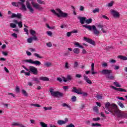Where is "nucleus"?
<instances>
[{"label": "nucleus", "mask_w": 127, "mask_h": 127, "mask_svg": "<svg viewBox=\"0 0 127 127\" xmlns=\"http://www.w3.org/2000/svg\"><path fill=\"white\" fill-rule=\"evenodd\" d=\"M105 108L107 111L111 113L113 116L117 115L118 118H121L123 119V112L119 109L118 106L116 104H111L110 102H108L105 104Z\"/></svg>", "instance_id": "1"}, {"label": "nucleus", "mask_w": 127, "mask_h": 127, "mask_svg": "<svg viewBox=\"0 0 127 127\" xmlns=\"http://www.w3.org/2000/svg\"><path fill=\"white\" fill-rule=\"evenodd\" d=\"M101 74L103 75H107L106 76L107 79L109 80H115V76L111 74L113 73V70L109 69H103L101 71Z\"/></svg>", "instance_id": "2"}, {"label": "nucleus", "mask_w": 127, "mask_h": 127, "mask_svg": "<svg viewBox=\"0 0 127 127\" xmlns=\"http://www.w3.org/2000/svg\"><path fill=\"white\" fill-rule=\"evenodd\" d=\"M51 11L56 14L58 17H67V16H68V13L63 12L60 8L57 9V11H58L59 13L56 12V11L54 9H51Z\"/></svg>", "instance_id": "3"}, {"label": "nucleus", "mask_w": 127, "mask_h": 127, "mask_svg": "<svg viewBox=\"0 0 127 127\" xmlns=\"http://www.w3.org/2000/svg\"><path fill=\"white\" fill-rule=\"evenodd\" d=\"M82 26L83 27L87 28V29H89V30H92V29H93L94 34H95V35H96V36H99V34H100V31L98 30V29H97L96 26L94 25L92 26L82 25Z\"/></svg>", "instance_id": "4"}, {"label": "nucleus", "mask_w": 127, "mask_h": 127, "mask_svg": "<svg viewBox=\"0 0 127 127\" xmlns=\"http://www.w3.org/2000/svg\"><path fill=\"white\" fill-rule=\"evenodd\" d=\"M71 92L72 93H76V94H78V95H83L84 97H87L88 96V93L86 92H83L82 91V88H78L73 86L72 89L71 90Z\"/></svg>", "instance_id": "5"}, {"label": "nucleus", "mask_w": 127, "mask_h": 127, "mask_svg": "<svg viewBox=\"0 0 127 127\" xmlns=\"http://www.w3.org/2000/svg\"><path fill=\"white\" fill-rule=\"evenodd\" d=\"M50 92L51 93V96L53 97H56V98L58 97H63V93L59 91H54V89L52 88L50 89Z\"/></svg>", "instance_id": "6"}, {"label": "nucleus", "mask_w": 127, "mask_h": 127, "mask_svg": "<svg viewBox=\"0 0 127 127\" xmlns=\"http://www.w3.org/2000/svg\"><path fill=\"white\" fill-rule=\"evenodd\" d=\"M25 62H27L28 63H30V64H34V65H36V66H40L41 65V63L38 61H33L31 59L29 60H24Z\"/></svg>", "instance_id": "7"}, {"label": "nucleus", "mask_w": 127, "mask_h": 127, "mask_svg": "<svg viewBox=\"0 0 127 127\" xmlns=\"http://www.w3.org/2000/svg\"><path fill=\"white\" fill-rule=\"evenodd\" d=\"M28 70L30 71V72H31L32 74H34V75H37V74H38V70H37V68L33 66H29Z\"/></svg>", "instance_id": "8"}, {"label": "nucleus", "mask_w": 127, "mask_h": 127, "mask_svg": "<svg viewBox=\"0 0 127 127\" xmlns=\"http://www.w3.org/2000/svg\"><path fill=\"white\" fill-rule=\"evenodd\" d=\"M83 40L86 42H88V43H90V44L93 45V46H96V42L92 39L84 37Z\"/></svg>", "instance_id": "9"}, {"label": "nucleus", "mask_w": 127, "mask_h": 127, "mask_svg": "<svg viewBox=\"0 0 127 127\" xmlns=\"http://www.w3.org/2000/svg\"><path fill=\"white\" fill-rule=\"evenodd\" d=\"M31 4L33 7H34L36 9H38V10H43V7L40 6L39 4L37 3H35L34 1H32Z\"/></svg>", "instance_id": "10"}, {"label": "nucleus", "mask_w": 127, "mask_h": 127, "mask_svg": "<svg viewBox=\"0 0 127 127\" xmlns=\"http://www.w3.org/2000/svg\"><path fill=\"white\" fill-rule=\"evenodd\" d=\"M26 6L28 8V9L29 10V12H31V13H33L34 9L32 8V7H31V5H30V3H29V1H27L26 2Z\"/></svg>", "instance_id": "11"}, {"label": "nucleus", "mask_w": 127, "mask_h": 127, "mask_svg": "<svg viewBox=\"0 0 127 127\" xmlns=\"http://www.w3.org/2000/svg\"><path fill=\"white\" fill-rule=\"evenodd\" d=\"M110 87L111 88H112V89H114V90H115L116 91H118V92H127V90H126V89L117 88L113 85H111Z\"/></svg>", "instance_id": "12"}, {"label": "nucleus", "mask_w": 127, "mask_h": 127, "mask_svg": "<svg viewBox=\"0 0 127 127\" xmlns=\"http://www.w3.org/2000/svg\"><path fill=\"white\" fill-rule=\"evenodd\" d=\"M111 13L114 17H120V13L115 10H112Z\"/></svg>", "instance_id": "13"}, {"label": "nucleus", "mask_w": 127, "mask_h": 127, "mask_svg": "<svg viewBox=\"0 0 127 127\" xmlns=\"http://www.w3.org/2000/svg\"><path fill=\"white\" fill-rule=\"evenodd\" d=\"M83 78L84 79V80L86 81V83H87L88 84H89L90 85H92V81H91V80H90V78H88L87 77V75H83Z\"/></svg>", "instance_id": "14"}, {"label": "nucleus", "mask_w": 127, "mask_h": 127, "mask_svg": "<svg viewBox=\"0 0 127 127\" xmlns=\"http://www.w3.org/2000/svg\"><path fill=\"white\" fill-rule=\"evenodd\" d=\"M78 19L80 20V23L81 24H84L85 23V21L86 22V17H78Z\"/></svg>", "instance_id": "15"}, {"label": "nucleus", "mask_w": 127, "mask_h": 127, "mask_svg": "<svg viewBox=\"0 0 127 127\" xmlns=\"http://www.w3.org/2000/svg\"><path fill=\"white\" fill-rule=\"evenodd\" d=\"M95 64L92 63L91 64V74L92 75H95V74H98V72H95Z\"/></svg>", "instance_id": "16"}, {"label": "nucleus", "mask_w": 127, "mask_h": 127, "mask_svg": "<svg viewBox=\"0 0 127 127\" xmlns=\"http://www.w3.org/2000/svg\"><path fill=\"white\" fill-rule=\"evenodd\" d=\"M40 80H41L42 81H49V78L45 76H41L40 77Z\"/></svg>", "instance_id": "17"}, {"label": "nucleus", "mask_w": 127, "mask_h": 127, "mask_svg": "<svg viewBox=\"0 0 127 127\" xmlns=\"http://www.w3.org/2000/svg\"><path fill=\"white\" fill-rule=\"evenodd\" d=\"M73 52H74L75 54H79L80 53V49L79 48H74L73 50Z\"/></svg>", "instance_id": "18"}, {"label": "nucleus", "mask_w": 127, "mask_h": 127, "mask_svg": "<svg viewBox=\"0 0 127 127\" xmlns=\"http://www.w3.org/2000/svg\"><path fill=\"white\" fill-rule=\"evenodd\" d=\"M66 124V122L63 120H59L58 121V124L60 126H62V125H65Z\"/></svg>", "instance_id": "19"}, {"label": "nucleus", "mask_w": 127, "mask_h": 127, "mask_svg": "<svg viewBox=\"0 0 127 127\" xmlns=\"http://www.w3.org/2000/svg\"><path fill=\"white\" fill-rule=\"evenodd\" d=\"M11 126H13L14 127H20V126H21V123H18L13 122L11 124Z\"/></svg>", "instance_id": "20"}, {"label": "nucleus", "mask_w": 127, "mask_h": 127, "mask_svg": "<svg viewBox=\"0 0 127 127\" xmlns=\"http://www.w3.org/2000/svg\"><path fill=\"white\" fill-rule=\"evenodd\" d=\"M92 22H93V20L92 19V18L85 19V22L86 23H87V24H90V23H92Z\"/></svg>", "instance_id": "21"}, {"label": "nucleus", "mask_w": 127, "mask_h": 127, "mask_svg": "<svg viewBox=\"0 0 127 127\" xmlns=\"http://www.w3.org/2000/svg\"><path fill=\"white\" fill-rule=\"evenodd\" d=\"M118 58H119L120 59H121V60H124V61L127 60V57H125L124 56H119Z\"/></svg>", "instance_id": "22"}, {"label": "nucleus", "mask_w": 127, "mask_h": 127, "mask_svg": "<svg viewBox=\"0 0 127 127\" xmlns=\"http://www.w3.org/2000/svg\"><path fill=\"white\" fill-rule=\"evenodd\" d=\"M91 126L92 127H102V125L99 123H92Z\"/></svg>", "instance_id": "23"}, {"label": "nucleus", "mask_w": 127, "mask_h": 127, "mask_svg": "<svg viewBox=\"0 0 127 127\" xmlns=\"http://www.w3.org/2000/svg\"><path fill=\"white\" fill-rule=\"evenodd\" d=\"M22 94H23L25 97H28V93L24 90H22Z\"/></svg>", "instance_id": "24"}, {"label": "nucleus", "mask_w": 127, "mask_h": 127, "mask_svg": "<svg viewBox=\"0 0 127 127\" xmlns=\"http://www.w3.org/2000/svg\"><path fill=\"white\" fill-rule=\"evenodd\" d=\"M93 110L95 113H98V112H99V108L97 107V106L93 107Z\"/></svg>", "instance_id": "25"}, {"label": "nucleus", "mask_w": 127, "mask_h": 127, "mask_svg": "<svg viewBox=\"0 0 127 127\" xmlns=\"http://www.w3.org/2000/svg\"><path fill=\"white\" fill-rule=\"evenodd\" d=\"M40 125L42 127H48L47 124L44 123V122H40Z\"/></svg>", "instance_id": "26"}, {"label": "nucleus", "mask_w": 127, "mask_h": 127, "mask_svg": "<svg viewBox=\"0 0 127 127\" xmlns=\"http://www.w3.org/2000/svg\"><path fill=\"white\" fill-rule=\"evenodd\" d=\"M51 65H52L51 63L49 62H48L44 64V65L46 66V67H50Z\"/></svg>", "instance_id": "27"}, {"label": "nucleus", "mask_w": 127, "mask_h": 127, "mask_svg": "<svg viewBox=\"0 0 127 127\" xmlns=\"http://www.w3.org/2000/svg\"><path fill=\"white\" fill-rule=\"evenodd\" d=\"M16 17L18 19H20L22 17V15H21V13H18L16 14Z\"/></svg>", "instance_id": "28"}, {"label": "nucleus", "mask_w": 127, "mask_h": 127, "mask_svg": "<svg viewBox=\"0 0 127 127\" xmlns=\"http://www.w3.org/2000/svg\"><path fill=\"white\" fill-rule=\"evenodd\" d=\"M114 85H115L116 87H118L119 88H122V85H120L119 82H114Z\"/></svg>", "instance_id": "29"}, {"label": "nucleus", "mask_w": 127, "mask_h": 127, "mask_svg": "<svg viewBox=\"0 0 127 127\" xmlns=\"http://www.w3.org/2000/svg\"><path fill=\"white\" fill-rule=\"evenodd\" d=\"M21 6V9H22V10H25V11H26L27 9H26V7L25 6V5H24V3Z\"/></svg>", "instance_id": "30"}, {"label": "nucleus", "mask_w": 127, "mask_h": 127, "mask_svg": "<svg viewBox=\"0 0 127 127\" xmlns=\"http://www.w3.org/2000/svg\"><path fill=\"white\" fill-rule=\"evenodd\" d=\"M63 107H64L65 108V107H67L68 109H69V110H71V106L68 105L66 103H63L62 104Z\"/></svg>", "instance_id": "31"}, {"label": "nucleus", "mask_w": 127, "mask_h": 127, "mask_svg": "<svg viewBox=\"0 0 127 127\" xmlns=\"http://www.w3.org/2000/svg\"><path fill=\"white\" fill-rule=\"evenodd\" d=\"M37 2L40 3V4H45V1H42L41 0H37Z\"/></svg>", "instance_id": "32"}, {"label": "nucleus", "mask_w": 127, "mask_h": 127, "mask_svg": "<svg viewBox=\"0 0 127 127\" xmlns=\"http://www.w3.org/2000/svg\"><path fill=\"white\" fill-rule=\"evenodd\" d=\"M34 56H35V57H37L38 58H39L40 59H42V58H43V57L40 56L39 54H37V53H35L34 54Z\"/></svg>", "instance_id": "33"}, {"label": "nucleus", "mask_w": 127, "mask_h": 127, "mask_svg": "<svg viewBox=\"0 0 127 127\" xmlns=\"http://www.w3.org/2000/svg\"><path fill=\"white\" fill-rule=\"evenodd\" d=\"M118 104L119 105V106H120V107H121V108H125V106L123 103H122V102L119 101L118 103Z\"/></svg>", "instance_id": "34"}, {"label": "nucleus", "mask_w": 127, "mask_h": 127, "mask_svg": "<svg viewBox=\"0 0 127 127\" xmlns=\"http://www.w3.org/2000/svg\"><path fill=\"white\" fill-rule=\"evenodd\" d=\"M30 34H31V35L34 36V35L35 34V33H36V32L34 30H30Z\"/></svg>", "instance_id": "35"}, {"label": "nucleus", "mask_w": 127, "mask_h": 127, "mask_svg": "<svg viewBox=\"0 0 127 127\" xmlns=\"http://www.w3.org/2000/svg\"><path fill=\"white\" fill-rule=\"evenodd\" d=\"M47 34L49 36H52V34H53V33H52V32L50 31H47L46 32Z\"/></svg>", "instance_id": "36"}, {"label": "nucleus", "mask_w": 127, "mask_h": 127, "mask_svg": "<svg viewBox=\"0 0 127 127\" xmlns=\"http://www.w3.org/2000/svg\"><path fill=\"white\" fill-rule=\"evenodd\" d=\"M66 79L67 81H71V80H72V76L70 75H67L66 77Z\"/></svg>", "instance_id": "37"}, {"label": "nucleus", "mask_w": 127, "mask_h": 127, "mask_svg": "<svg viewBox=\"0 0 127 127\" xmlns=\"http://www.w3.org/2000/svg\"><path fill=\"white\" fill-rule=\"evenodd\" d=\"M32 80L33 81H34V82L39 83V80H38V78H37V77H33Z\"/></svg>", "instance_id": "38"}, {"label": "nucleus", "mask_w": 127, "mask_h": 127, "mask_svg": "<svg viewBox=\"0 0 127 127\" xmlns=\"http://www.w3.org/2000/svg\"><path fill=\"white\" fill-rule=\"evenodd\" d=\"M30 106H34V107H37L38 108H40V107H41V106H40L39 104H30Z\"/></svg>", "instance_id": "39"}, {"label": "nucleus", "mask_w": 127, "mask_h": 127, "mask_svg": "<svg viewBox=\"0 0 127 127\" xmlns=\"http://www.w3.org/2000/svg\"><path fill=\"white\" fill-rule=\"evenodd\" d=\"M71 100L72 102H76V100H77V98L76 97V96H73L72 97Z\"/></svg>", "instance_id": "40"}, {"label": "nucleus", "mask_w": 127, "mask_h": 127, "mask_svg": "<svg viewBox=\"0 0 127 127\" xmlns=\"http://www.w3.org/2000/svg\"><path fill=\"white\" fill-rule=\"evenodd\" d=\"M99 11H100V9H99L98 8H95V9L93 10V13H96V12H99Z\"/></svg>", "instance_id": "41"}, {"label": "nucleus", "mask_w": 127, "mask_h": 127, "mask_svg": "<svg viewBox=\"0 0 127 127\" xmlns=\"http://www.w3.org/2000/svg\"><path fill=\"white\" fill-rule=\"evenodd\" d=\"M20 91V89H19V86H16V88H15V91H16V93H19Z\"/></svg>", "instance_id": "42"}, {"label": "nucleus", "mask_w": 127, "mask_h": 127, "mask_svg": "<svg viewBox=\"0 0 127 127\" xmlns=\"http://www.w3.org/2000/svg\"><path fill=\"white\" fill-rule=\"evenodd\" d=\"M10 27H12V28H15V27H16V25L15 24L10 23Z\"/></svg>", "instance_id": "43"}, {"label": "nucleus", "mask_w": 127, "mask_h": 127, "mask_svg": "<svg viewBox=\"0 0 127 127\" xmlns=\"http://www.w3.org/2000/svg\"><path fill=\"white\" fill-rule=\"evenodd\" d=\"M96 98L97 100H102V99L103 98V96L100 95H97V96H96Z\"/></svg>", "instance_id": "44"}, {"label": "nucleus", "mask_w": 127, "mask_h": 127, "mask_svg": "<svg viewBox=\"0 0 127 127\" xmlns=\"http://www.w3.org/2000/svg\"><path fill=\"white\" fill-rule=\"evenodd\" d=\"M100 120H101V118H100L99 117L96 118H93L92 119L94 122H98V121H100Z\"/></svg>", "instance_id": "45"}, {"label": "nucleus", "mask_w": 127, "mask_h": 127, "mask_svg": "<svg viewBox=\"0 0 127 127\" xmlns=\"http://www.w3.org/2000/svg\"><path fill=\"white\" fill-rule=\"evenodd\" d=\"M17 24L20 28H21V27H22V22L20 21L17 23Z\"/></svg>", "instance_id": "46"}, {"label": "nucleus", "mask_w": 127, "mask_h": 127, "mask_svg": "<svg viewBox=\"0 0 127 127\" xmlns=\"http://www.w3.org/2000/svg\"><path fill=\"white\" fill-rule=\"evenodd\" d=\"M11 4H12V5H13V6H16L17 7V2H12Z\"/></svg>", "instance_id": "47"}, {"label": "nucleus", "mask_w": 127, "mask_h": 127, "mask_svg": "<svg viewBox=\"0 0 127 127\" xmlns=\"http://www.w3.org/2000/svg\"><path fill=\"white\" fill-rule=\"evenodd\" d=\"M69 64H68V62H66L65 64L64 67L66 68V69H69Z\"/></svg>", "instance_id": "48"}, {"label": "nucleus", "mask_w": 127, "mask_h": 127, "mask_svg": "<svg viewBox=\"0 0 127 127\" xmlns=\"http://www.w3.org/2000/svg\"><path fill=\"white\" fill-rule=\"evenodd\" d=\"M24 4L22 2H17V7L21 5V6L22 5V4Z\"/></svg>", "instance_id": "49"}, {"label": "nucleus", "mask_w": 127, "mask_h": 127, "mask_svg": "<svg viewBox=\"0 0 127 127\" xmlns=\"http://www.w3.org/2000/svg\"><path fill=\"white\" fill-rule=\"evenodd\" d=\"M63 89L64 91H67L69 89V87L68 86H63Z\"/></svg>", "instance_id": "50"}, {"label": "nucleus", "mask_w": 127, "mask_h": 127, "mask_svg": "<svg viewBox=\"0 0 127 127\" xmlns=\"http://www.w3.org/2000/svg\"><path fill=\"white\" fill-rule=\"evenodd\" d=\"M78 65H79V64L78 63V62H75L74 63V68H77V67H78Z\"/></svg>", "instance_id": "51"}, {"label": "nucleus", "mask_w": 127, "mask_h": 127, "mask_svg": "<svg viewBox=\"0 0 127 127\" xmlns=\"http://www.w3.org/2000/svg\"><path fill=\"white\" fill-rule=\"evenodd\" d=\"M114 4V1H112L110 3H109L108 4V6L111 7Z\"/></svg>", "instance_id": "52"}, {"label": "nucleus", "mask_w": 127, "mask_h": 127, "mask_svg": "<svg viewBox=\"0 0 127 127\" xmlns=\"http://www.w3.org/2000/svg\"><path fill=\"white\" fill-rule=\"evenodd\" d=\"M16 17V14H15L14 13H12V15L11 16V18H14Z\"/></svg>", "instance_id": "53"}, {"label": "nucleus", "mask_w": 127, "mask_h": 127, "mask_svg": "<svg viewBox=\"0 0 127 127\" xmlns=\"http://www.w3.org/2000/svg\"><path fill=\"white\" fill-rule=\"evenodd\" d=\"M66 127H75V125H73V124L71 123L68 125H67Z\"/></svg>", "instance_id": "54"}, {"label": "nucleus", "mask_w": 127, "mask_h": 127, "mask_svg": "<svg viewBox=\"0 0 127 127\" xmlns=\"http://www.w3.org/2000/svg\"><path fill=\"white\" fill-rule=\"evenodd\" d=\"M71 34H72V32H68L66 33V36H67V37H70V36H71Z\"/></svg>", "instance_id": "55"}, {"label": "nucleus", "mask_w": 127, "mask_h": 127, "mask_svg": "<svg viewBox=\"0 0 127 127\" xmlns=\"http://www.w3.org/2000/svg\"><path fill=\"white\" fill-rule=\"evenodd\" d=\"M32 38H28V39H27V41H28V43H32Z\"/></svg>", "instance_id": "56"}, {"label": "nucleus", "mask_w": 127, "mask_h": 127, "mask_svg": "<svg viewBox=\"0 0 127 127\" xmlns=\"http://www.w3.org/2000/svg\"><path fill=\"white\" fill-rule=\"evenodd\" d=\"M47 46H48V47H52V44L51 42L47 43Z\"/></svg>", "instance_id": "57"}, {"label": "nucleus", "mask_w": 127, "mask_h": 127, "mask_svg": "<svg viewBox=\"0 0 127 127\" xmlns=\"http://www.w3.org/2000/svg\"><path fill=\"white\" fill-rule=\"evenodd\" d=\"M117 99H118L119 100H121L122 101H125V98H124V97L120 96L117 97Z\"/></svg>", "instance_id": "58"}, {"label": "nucleus", "mask_w": 127, "mask_h": 127, "mask_svg": "<svg viewBox=\"0 0 127 127\" xmlns=\"http://www.w3.org/2000/svg\"><path fill=\"white\" fill-rule=\"evenodd\" d=\"M84 8H85V7L84 6H80L79 10H80V11H84Z\"/></svg>", "instance_id": "59"}, {"label": "nucleus", "mask_w": 127, "mask_h": 127, "mask_svg": "<svg viewBox=\"0 0 127 127\" xmlns=\"http://www.w3.org/2000/svg\"><path fill=\"white\" fill-rule=\"evenodd\" d=\"M11 36H13V37H14V38H17V34L15 33L12 34Z\"/></svg>", "instance_id": "60"}, {"label": "nucleus", "mask_w": 127, "mask_h": 127, "mask_svg": "<svg viewBox=\"0 0 127 127\" xmlns=\"http://www.w3.org/2000/svg\"><path fill=\"white\" fill-rule=\"evenodd\" d=\"M32 40H37V37H36V36L34 35L32 37Z\"/></svg>", "instance_id": "61"}, {"label": "nucleus", "mask_w": 127, "mask_h": 127, "mask_svg": "<svg viewBox=\"0 0 127 127\" xmlns=\"http://www.w3.org/2000/svg\"><path fill=\"white\" fill-rule=\"evenodd\" d=\"M97 27H98L99 28H103V27H104V25H102V24H98L97 25Z\"/></svg>", "instance_id": "62"}, {"label": "nucleus", "mask_w": 127, "mask_h": 127, "mask_svg": "<svg viewBox=\"0 0 127 127\" xmlns=\"http://www.w3.org/2000/svg\"><path fill=\"white\" fill-rule=\"evenodd\" d=\"M57 81H59V82H60V83H61V82H62V78H61V77H58L57 78Z\"/></svg>", "instance_id": "63"}, {"label": "nucleus", "mask_w": 127, "mask_h": 127, "mask_svg": "<svg viewBox=\"0 0 127 127\" xmlns=\"http://www.w3.org/2000/svg\"><path fill=\"white\" fill-rule=\"evenodd\" d=\"M75 77L76 78H81V77H82V75H81V74H77L75 75Z\"/></svg>", "instance_id": "64"}]
</instances>
